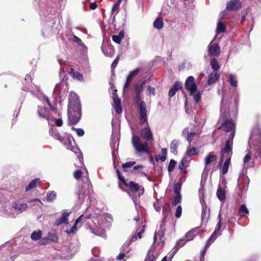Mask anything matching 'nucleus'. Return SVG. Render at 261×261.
Wrapping results in <instances>:
<instances>
[{
  "instance_id": "2",
  "label": "nucleus",
  "mask_w": 261,
  "mask_h": 261,
  "mask_svg": "<svg viewBox=\"0 0 261 261\" xmlns=\"http://www.w3.org/2000/svg\"><path fill=\"white\" fill-rule=\"evenodd\" d=\"M132 144L136 151L138 152L149 153V146L147 142L142 143L139 137L133 136L132 140Z\"/></svg>"
},
{
  "instance_id": "27",
  "label": "nucleus",
  "mask_w": 261,
  "mask_h": 261,
  "mask_svg": "<svg viewBox=\"0 0 261 261\" xmlns=\"http://www.w3.org/2000/svg\"><path fill=\"white\" fill-rule=\"evenodd\" d=\"M216 195L219 200L221 201H224L226 199L225 191L221 187L218 188Z\"/></svg>"
},
{
  "instance_id": "4",
  "label": "nucleus",
  "mask_w": 261,
  "mask_h": 261,
  "mask_svg": "<svg viewBox=\"0 0 261 261\" xmlns=\"http://www.w3.org/2000/svg\"><path fill=\"white\" fill-rule=\"evenodd\" d=\"M14 213V218L17 215L26 211L28 208V205L26 203L21 201H14L12 202Z\"/></svg>"
},
{
  "instance_id": "19",
  "label": "nucleus",
  "mask_w": 261,
  "mask_h": 261,
  "mask_svg": "<svg viewBox=\"0 0 261 261\" xmlns=\"http://www.w3.org/2000/svg\"><path fill=\"white\" fill-rule=\"evenodd\" d=\"M38 114L40 118L46 120L49 123V111L45 107L39 106Z\"/></svg>"
},
{
  "instance_id": "16",
  "label": "nucleus",
  "mask_w": 261,
  "mask_h": 261,
  "mask_svg": "<svg viewBox=\"0 0 261 261\" xmlns=\"http://www.w3.org/2000/svg\"><path fill=\"white\" fill-rule=\"evenodd\" d=\"M13 204L6 203L2 207V211L8 217L14 218V213L13 211Z\"/></svg>"
},
{
  "instance_id": "60",
  "label": "nucleus",
  "mask_w": 261,
  "mask_h": 261,
  "mask_svg": "<svg viewBox=\"0 0 261 261\" xmlns=\"http://www.w3.org/2000/svg\"><path fill=\"white\" fill-rule=\"evenodd\" d=\"M192 95L193 96L194 100L196 103L199 102L201 100V94L199 91H198L196 94L194 93Z\"/></svg>"
},
{
  "instance_id": "23",
  "label": "nucleus",
  "mask_w": 261,
  "mask_h": 261,
  "mask_svg": "<svg viewBox=\"0 0 261 261\" xmlns=\"http://www.w3.org/2000/svg\"><path fill=\"white\" fill-rule=\"evenodd\" d=\"M130 242L128 243H125L122 246V251L124 252L123 253H119L117 256L116 257V259L118 260H120L123 259L126 256V253H128L129 251L128 247L129 245Z\"/></svg>"
},
{
  "instance_id": "47",
  "label": "nucleus",
  "mask_w": 261,
  "mask_h": 261,
  "mask_svg": "<svg viewBox=\"0 0 261 261\" xmlns=\"http://www.w3.org/2000/svg\"><path fill=\"white\" fill-rule=\"evenodd\" d=\"M77 158L80 165H77L76 164H75V166L82 168L84 166L83 155L82 152H79V154L77 155Z\"/></svg>"
},
{
  "instance_id": "62",
  "label": "nucleus",
  "mask_w": 261,
  "mask_h": 261,
  "mask_svg": "<svg viewBox=\"0 0 261 261\" xmlns=\"http://www.w3.org/2000/svg\"><path fill=\"white\" fill-rule=\"evenodd\" d=\"M251 152L250 151H248L244 158L243 162L245 164L249 163V161L251 159Z\"/></svg>"
},
{
  "instance_id": "15",
  "label": "nucleus",
  "mask_w": 261,
  "mask_h": 261,
  "mask_svg": "<svg viewBox=\"0 0 261 261\" xmlns=\"http://www.w3.org/2000/svg\"><path fill=\"white\" fill-rule=\"evenodd\" d=\"M141 136L147 141L153 140V135L149 127H146L141 129Z\"/></svg>"
},
{
  "instance_id": "59",
  "label": "nucleus",
  "mask_w": 261,
  "mask_h": 261,
  "mask_svg": "<svg viewBox=\"0 0 261 261\" xmlns=\"http://www.w3.org/2000/svg\"><path fill=\"white\" fill-rule=\"evenodd\" d=\"M119 60H120L119 56H118L115 59L114 61L113 62L112 64H111V66L112 71L114 70L115 67L117 66Z\"/></svg>"
},
{
  "instance_id": "43",
  "label": "nucleus",
  "mask_w": 261,
  "mask_h": 261,
  "mask_svg": "<svg viewBox=\"0 0 261 261\" xmlns=\"http://www.w3.org/2000/svg\"><path fill=\"white\" fill-rule=\"evenodd\" d=\"M145 229V225L142 226V229L137 233L136 235L133 236L131 239V242L136 241L137 240V238L139 239L142 238V234L144 232Z\"/></svg>"
},
{
  "instance_id": "45",
  "label": "nucleus",
  "mask_w": 261,
  "mask_h": 261,
  "mask_svg": "<svg viewBox=\"0 0 261 261\" xmlns=\"http://www.w3.org/2000/svg\"><path fill=\"white\" fill-rule=\"evenodd\" d=\"M198 153V149L195 147H192L191 148H189L187 151V155L189 156H191L192 155L197 154Z\"/></svg>"
},
{
  "instance_id": "64",
  "label": "nucleus",
  "mask_w": 261,
  "mask_h": 261,
  "mask_svg": "<svg viewBox=\"0 0 261 261\" xmlns=\"http://www.w3.org/2000/svg\"><path fill=\"white\" fill-rule=\"evenodd\" d=\"M256 153L257 155H255V158L256 159L259 158V162L261 163V147L256 148Z\"/></svg>"
},
{
  "instance_id": "41",
  "label": "nucleus",
  "mask_w": 261,
  "mask_h": 261,
  "mask_svg": "<svg viewBox=\"0 0 261 261\" xmlns=\"http://www.w3.org/2000/svg\"><path fill=\"white\" fill-rule=\"evenodd\" d=\"M140 68H136L134 69V70L130 71L129 74H128L127 76V81H132V80L133 79L134 76H135L140 71Z\"/></svg>"
},
{
  "instance_id": "32",
  "label": "nucleus",
  "mask_w": 261,
  "mask_h": 261,
  "mask_svg": "<svg viewBox=\"0 0 261 261\" xmlns=\"http://www.w3.org/2000/svg\"><path fill=\"white\" fill-rule=\"evenodd\" d=\"M163 20L162 17H157L153 22V27L158 30L162 29L163 27Z\"/></svg>"
},
{
  "instance_id": "29",
  "label": "nucleus",
  "mask_w": 261,
  "mask_h": 261,
  "mask_svg": "<svg viewBox=\"0 0 261 261\" xmlns=\"http://www.w3.org/2000/svg\"><path fill=\"white\" fill-rule=\"evenodd\" d=\"M90 231L92 233H94L96 236H99L100 237H103L105 236L106 232L103 229L101 228H92L90 227Z\"/></svg>"
},
{
  "instance_id": "10",
  "label": "nucleus",
  "mask_w": 261,
  "mask_h": 261,
  "mask_svg": "<svg viewBox=\"0 0 261 261\" xmlns=\"http://www.w3.org/2000/svg\"><path fill=\"white\" fill-rule=\"evenodd\" d=\"M145 81H143L141 84H136L134 86V91L135 92V99L137 105H140L142 101H141V93L143 91V85Z\"/></svg>"
},
{
  "instance_id": "13",
  "label": "nucleus",
  "mask_w": 261,
  "mask_h": 261,
  "mask_svg": "<svg viewBox=\"0 0 261 261\" xmlns=\"http://www.w3.org/2000/svg\"><path fill=\"white\" fill-rule=\"evenodd\" d=\"M113 107L118 114H120L122 112V109L121 103V99L119 98L118 95L114 92L113 93Z\"/></svg>"
},
{
  "instance_id": "57",
  "label": "nucleus",
  "mask_w": 261,
  "mask_h": 261,
  "mask_svg": "<svg viewBox=\"0 0 261 261\" xmlns=\"http://www.w3.org/2000/svg\"><path fill=\"white\" fill-rule=\"evenodd\" d=\"M116 172L117 173L118 179L120 181H121L123 184H126V180L124 177L121 175L120 171L118 169H116Z\"/></svg>"
},
{
  "instance_id": "44",
  "label": "nucleus",
  "mask_w": 261,
  "mask_h": 261,
  "mask_svg": "<svg viewBox=\"0 0 261 261\" xmlns=\"http://www.w3.org/2000/svg\"><path fill=\"white\" fill-rule=\"evenodd\" d=\"M226 27L224 23L219 22L217 24V32L218 33H223L225 32Z\"/></svg>"
},
{
  "instance_id": "8",
  "label": "nucleus",
  "mask_w": 261,
  "mask_h": 261,
  "mask_svg": "<svg viewBox=\"0 0 261 261\" xmlns=\"http://www.w3.org/2000/svg\"><path fill=\"white\" fill-rule=\"evenodd\" d=\"M92 217V214H89L87 215H81L77 219H76L75 221L74 224L69 230H66V232L68 234H70L71 233H74L76 232L77 230V225L79 223L81 222H83V221L87 219H90Z\"/></svg>"
},
{
  "instance_id": "6",
  "label": "nucleus",
  "mask_w": 261,
  "mask_h": 261,
  "mask_svg": "<svg viewBox=\"0 0 261 261\" xmlns=\"http://www.w3.org/2000/svg\"><path fill=\"white\" fill-rule=\"evenodd\" d=\"M138 106L140 114L139 124L143 125L147 121L146 105L144 101H142L140 105Z\"/></svg>"
},
{
  "instance_id": "25",
  "label": "nucleus",
  "mask_w": 261,
  "mask_h": 261,
  "mask_svg": "<svg viewBox=\"0 0 261 261\" xmlns=\"http://www.w3.org/2000/svg\"><path fill=\"white\" fill-rule=\"evenodd\" d=\"M122 0H117V1L113 5L111 10V15L115 18L120 10V5Z\"/></svg>"
},
{
  "instance_id": "49",
  "label": "nucleus",
  "mask_w": 261,
  "mask_h": 261,
  "mask_svg": "<svg viewBox=\"0 0 261 261\" xmlns=\"http://www.w3.org/2000/svg\"><path fill=\"white\" fill-rule=\"evenodd\" d=\"M187 162V159L186 158H184L181 161L179 162L178 165V168L180 170L183 171L184 173H186L187 171L185 169V163Z\"/></svg>"
},
{
  "instance_id": "53",
  "label": "nucleus",
  "mask_w": 261,
  "mask_h": 261,
  "mask_svg": "<svg viewBox=\"0 0 261 261\" xmlns=\"http://www.w3.org/2000/svg\"><path fill=\"white\" fill-rule=\"evenodd\" d=\"M136 163V162H135V161L126 162V163H124V164H123L122 165V167L123 168L124 170H125V169H126L127 168H129L132 167L134 165H135Z\"/></svg>"
},
{
  "instance_id": "51",
  "label": "nucleus",
  "mask_w": 261,
  "mask_h": 261,
  "mask_svg": "<svg viewBox=\"0 0 261 261\" xmlns=\"http://www.w3.org/2000/svg\"><path fill=\"white\" fill-rule=\"evenodd\" d=\"M38 98L42 102H46L47 105L49 106V99L48 98L45 96L44 94L42 93L39 94L37 95Z\"/></svg>"
},
{
  "instance_id": "52",
  "label": "nucleus",
  "mask_w": 261,
  "mask_h": 261,
  "mask_svg": "<svg viewBox=\"0 0 261 261\" xmlns=\"http://www.w3.org/2000/svg\"><path fill=\"white\" fill-rule=\"evenodd\" d=\"M71 127V129L72 130L75 131L78 136L82 137L84 135L85 132L83 129L80 128H75V127L73 126V125Z\"/></svg>"
},
{
  "instance_id": "3",
  "label": "nucleus",
  "mask_w": 261,
  "mask_h": 261,
  "mask_svg": "<svg viewBox=\"0 0 261 261\" xmlns=\"http://www.w3.org/2000/svg\"><path fill=\"white\" fill-rule=\"evenodd\" d=\"M124 185L128 188L130 192L138 193L139 196L142 195L144 192V187L134 181H130L129 182L126 181V184Z\"/></svg>"
},
{
  "instance_id": "54",
  "label": "nucleus",
  "mask_w": 261,
  "mask_h": 261,
  "mask_svg": "<svg viewBox=\"0 0 261 261\" xmlns=\"http://www.w3.org/2000/svg\"><path fill=\"white\" fill-rule=\"evenodd\" d=\"M176 162L174 160H170L169 164L168 167V170L169 172H171L173 170L176 165Z\"/></svg>"
},
{
  "instance_id": "26",
  "label": "nucleus",
  "mask_w": 261,
  "mask_h": 261,
  "mask_svg": "<svg viewBox=\"0 0 261 261\" xmlns=\"http://www.w3.org/2000/svg\"><path fill=\"white\" fill-rule=\"evenodd\" d=\"M183 135L187 134L186 139L188 141L189 144H191L192 142V138L196 135L195 132H189L188 128H185L182 132Z\"/></svg>"
},
{
  "instance_id": "1",
  "label": "nucleus",
  "mask_w": 261,
  "mask_h": 261,
  "mask_svg": "<svg viewBox=\"0 0 261 261\" xmlns=\"http://www.w3.org/2000/svg\"><path fill=\"white\" fill-rule=\"evenodd\" d=\"M67 113L69 125L76 124L82 118L81 102L79 96L74 92L71 91L69 94Z\"/></svg>"
},
{
  "instance_id": "7",
  "label": "nucleus",
  "mask_w": 261,
  "mask_h": 261,
  "mask_svg": "<svg viewBox=\"0 0 261 261\" xmlns=\"http://www.w3.org/2000/svg\"><path fill=\"white\" fill-rule=\"evenodd\" d=\"M222 128L226 132H230L235 129V124L232 119H226L223 118V122L219 128Z\"/></svg>"
},
{
  "instance_id": "18",
  "label": "nucleus",
  "mask_w": 261,
  "mask_h": 261,
  "mask_svg": "<svg viewBox=\"0 0 261 261\" xmlns=\"http://www.w3.org/2000/svg\"><path fill=\"white\" fill-rule=\"evenodd\" d=\"M201 220L202 221H207L210 217V210L207 207L204 201L202 203Z\"/></svg>"
},
{
  "instance_id": "37",
  "label": "nucleus",
  "mask_w": 261,
  "mask_h": 261,
  "mask_svg": "<svg viewBox=\"0 0 261 261\" xmlns=\"http://www.w3.org/2000/svg\"><path fill=\"white\" fill-rule=\"evenodd\" d=\"M210 64L212 68L215 71V72L218 71L220 67L217 60L216 58L212 59L211 61Z\"/></svg>"
},
{
  "instance_id": "14",
  "label": "nucleus",
  "mask_w": 261,
  "mask_h": 261,
  "mask_svg": "<svg viewBox=\"0 0 261 261\" xmlns=\"http://www.w3.org/2000/svg\"><path fill=\"white\" fill-rule=\"evenodd\" d=\"M242 7L239 0H230L226 5V9L229 11H236Z\"/></svg>"
},
{
  "instance_id": "24",
  "label": "nucleus",
  "mask_w": 261,
  "mask_h": 261,
  "mask_svg": "<svg viewBox=\"0 0 261 261\" xmlns=\"http://www.w3.org/2000/svg\"><path fill=\"white\" fill-rule=\"evenodd\" d=\"M68 73L71 75L74 79H76L80 81H84L83 75L77 71H75L73 68H69L68 70Z\"/></svg>"
},
{
  "instance_id": "22",
  "label": "nucleus",
  "mask_w": 261,
  "mask_h": 261,
  "mask_svg": "<svg viewBox=\"0 0 261 261\" xmlns=\"http://www.w3.org/2000/svg\"><path fill=\"white\" fill-rule=\"evenodd\" d=\"M158 236L159 237L160 243L162 244V247H163L165 244V241L164 238L165 232L164 231H160L158 233L155 232L153 235V243L155 244L157 241Z\"/></svg>"
},
{
  "instance_id": "20",
  "label": "nucleus",
  "mask_w": 261,
  "mask_h": 261,
  "mask_svg": "<svg viewBox=\"0 0 261 261\" xmlns=\"http://www.w3.org/2000/svg\"><path fill=\"white\" fill-rule=\"evenodd\" d=\"M182 86L181 83L176 81L174 83L173 85L171 87L168 92V95L170 97H173L176 93L177 90L182 89Z\"/></svg>"
},
{
  "instance_id": "42",
  "label": "nucleus",
  "mask_w": 261,
  "mask_h": 261,
  "mask_svg": "<svg viewBox=\"0 0 261 261\" xmlns=\"http://www.w3.org/2000/svg\"><path fill=\"white\" fill-rule=\"evenodd\" d=\"M181 200V194H176V195L173 197L172 199V204L173 205H176L178 203H180Z\"/></svg>"
},
{
  "instance_id": "46",
  "label": "nucleus",
  "mask_w": 261,
  "mask_h": 261,
  "mask_svg": "<svg viewBox=\"0 0 261 261\" xmlns=\"http://www.w3.org/2000/svg\"><path fill=\"white\" fill-rule=\"evenodd\" d=\"M58 240V237L56 231L55 230L50 231V241L56 242Z\"/></svg>"
},
{
  "instance_id": "58",
  "label": "nucleus",
  "mask_w": 261,
  "mask_h": 261,
  "mask_svg": "<svg viewBox=\"0 0 261 261\" xmlns=\"http://www.w3.org/2000/svg\"><path fill=\"white\" fill-rule=\"evenodd\" d=\"M116 172L117 173L118 179L120 181H121L123 184H126V180L124 177L121 175L120 171L118 169H116Z\"/></svg>"
},
{
  "instance_id": "55",
  "label": "nucleus",
  "mask_w": 261,
  "mask_h": 261,
  "mask_svg": "<svg viewBox=\"0 0 261 261\" xmlns=\"http://www.w3.org/2000/svg\"><path fill=\"white\" fill-rule=\"evenodd\" d=\"M83 175V172L81 170H76L73 172V176L76 179H80Z\"/></svg>"
},
{
  "instance_id": "36",
  "label": "nucleus",
  "mask_w": 261,
  "mask_h": 261,
  "mask_svg": "<svg viewBox=\"0 0 261 261\" xmlns=\"http://www.w3.org/2000/svg\"><path fill=\"white\" fill-rule=\"evenodd\" d=\"M39 181V178H36V179L32 180L29 183V184L27 186L25 187V190L29 191L33 188H34L35 187H36L37 186V184L38 183Z\"/></svg>"
},
{
  "instance_id": "17",
  "label": "nucleus",
  "mask_w": 261,
  "mask_h": 261,
  "mask_svg": "<svg viewBox=\"0 0 261 261\" xmlns=\"http://www.w3.org/2000/svg\"><path fill=\"white\" fill-rule=\"evenodd\" d=\"M220 48L217 43H213L208 46V56L215 57L219 55Z\"/></svg>"
},
{
  "instance_id": "61",
  "label": "nucleus",
  "mask_w": 261,
  "mask_h": 261,
  "mask_svg": "<svg viewBox=\"0 0 261 261\" xmlns=\"http://www.w3.org/2000/svg\"><path fill=\"white\" fill-rule=\"evenodd\" d=\"M182 213V207L181 205H178L176 208L175 216L177 218L180 217Z\"/></svg>"
},
{
  "instance_id": "40",
  "label": "nucleus",
  "mask_w": 261,
  "mask_h": 261,
  "mask_svg": "<svg viewBox=\"0 0 261 261\" xmlns=\"http://www.w3.org/2000/svg\"><path fill=\"white\" fill-rule=\"evenodd\" d=\"M62 143L66 145L67 149L73 151L74 147L72 146L71 140L69 138L66 139L64 138V142Z\"/></svg>"
},
{
  "instance_id": "31",
  "label": "nucleus",
  "mask_w": 261,
  "mask_h": 261,
  "mask_svg": "<svg viewBox=\"0 0 261 261\" xmlns=\"http://www.w3.org/2000/svg\"><path fill=\"white\" fill-rule=\"evenodd\" d=\"M225 157L227 158V159L224 162L223 167H222V173L223 174H225L228 172L229 165V164L230 162V160H231V156H230V155H229L228 156H225Z\"/></svg>"
},
{
  "instance_id": "5",
  "label": "nucleus",
  "mask_w": 261,
  "mask_h": 261,
  "mask_svg": "<svg viewBox=\"0 0 261 261\" xmlns=\"http://www.w3.org/2000/svg\"><path fill=\"white\" fill-rule=\"evenodd\" d=\"M185 86L190 95H193L197 91V86L193 76H190L186 79Z\"/></svg>"
},
{
  "instance_id": "38",
  "label": "nucleus",
  "mask_w": 261,
  "mask_h": 261,
  "mask_svg": "<svg viewBox=\"0 0 261 261\" xmlns=\"http://www.w3.org/2000/svg\"><path fill=\"white\" fill-rule=\"evenodd\" d=\"M42 231L41 230L34 231L31 235V238L32 240L37 241L39 240L42 236Z\"/></svg>"
},
{
  "instance_id": "50",
  "label": "nucleus",
  "mask_w": 261,
  "mask_h": 261,
  "mask_svg": "<svg viewBox=\"0 0 261 261\" xmlns=\"http://www.w3.org/2000/svg\"><path fill=\"white\" fill-rule=\"evenodd\" d=\"M229 82H230V85L232 87H233L234 88H236L237 87V85H238L237 81L236 80L234 76L232 74H230L229 75Z\"/></svg>"
},
{
  "instance_id": "56",
  "label": "nucleus",
  "mask_w": 261,
  "mask_h": 261,
  "mask_svg": "<svg viewBox=\"0 0 261 261\" xmlns=\"http://www.w3.org/2000/svg\"><path fill=\"white\" fill-rule=\"evenodd\" d=\"M50 120L54 121L55 122V124L58 126H61L63 125V120L61 118H50Z\"/></svg>"
},
{
  "instance_id": "35",
  "label": "nucleus",
  "mask_w": 261,
  "mask_h": 261,
  "mask_svg": "<svg viewBox=\"0 0 261 261\" xmlns=\"http://www.w3.org/2000/svg\"><path fill=\"white\" fill-rule=\"evenodd\" d=\"M124 37V33L122 31H120L118 35L112 36V40L116 43L119 44L121 42L122 39Z\"/></svg>"
},
{
  "instance_id": "30",
  "label": "nucleus",
  "mask_w": 261,
  "mask_h": 261,
  "mask_svg": "<svg viewBox=\"0 0 261 261\" xmlns=\"http://www.w3.org/2000/svg\"><path fill=\"white\" fill-rule=\"evenodd\" d=\"M162 155H156L155 156V160L159 162L160 160L162 162H165L166 160V155L167 153V150L166 148H162L161 150Z\"/></svg>"
},
{
  "instance_id": "63",
  "label": "nucleus",
  "mask_w": 261,
  "mask_h": 261,
  "mask_svg": "<svg viewBox=\"0 0 261 261\" xmlns=\"http://www.w3.org/2000/svg\"><path fill=\"white\" fill-rule=\"evenodd\" d=\"M145 261H155V258L152 254L148 253Z\"/></svg>"
},
{
  "instance_id": "48",
  "label": "nucleus",
  "mask_w": 261,
  "mask_h": 261,
  "mask_svg": "<svg viewBox=\"0 0 261 261\" xmlns=\"http://www.w3.org/2000/svg\"><path fill=\"white\" fill-rule=\"evenodd\" d=\"M181 189V182H177L174 184L173 187V191L176 194H180V190Z\"/></svg>"
},
{
  "instance_id": "11",
  "label": "nucleus",
  "mask_w": 261,
  "mask_h": 261,
  "mask_svg": "<svg viewBox=\"0 0 261 261\" xmlns=\"http://www.w3.org/2000/svg\"><path fill=\"white\" fill-rule=\"evenodd\" d=\"M257 134H252L250 138L252 144L256 148L261 147V131L258 126L257 127Z\"/></svg>"
},
{
  "instance_id": "34",
  "label": "nucleus",
  "mask_w": 261,
  "mask_h": 261,
  "mask_svg": "<svg viewBox=\"0 0 261 261\" xmlns=\"http://www.w3.org/2000/svg\"><path fill=\"white\" fill-rule=\"evenodd\" d=\"M248 214L249 211L248 210L246 206L244 204H242L239 209V216L241 217H243Z\"/></svg>"
},
{
  "instance_id": "33",
  "label": "nucleus",
  "mask_w": 261,
  "mask_h": 261,
  "mask_svg": "<svg viewBox=\"0 0 261 261\" xmlns=\"http://www.w3.org/2000/svg\"><path fill=\"white\" fill-rule=\"evenodd\" d=\"M179 145L178 141L173 140L170 143L171 152L176 154L177 153V148Z\"/></svg>"
},
{
  "instance_id": "12",
  "label": "nucleus",
  "mask_w": 261,
  "mask_h": 261,
  "mask_svg": "<svg viewBox=\"0 0 261 261\" xmlns=\"http://www.w3.org/2000/svg\"><path fill=\"white\" fill-rule=\"evenodd\" d=\"M232 145L233 143L231 141H226L224 147L221 150V155L222 157L228 156L229 155L231 156Z\"/></svg>"
},
{
  "instance_id": "39",
  "label": "nucleus",
  "mask_w": 261,
  "mask_h": 261,
  "mask_svg": "<svg viewBox=\"0 0 261 261\" xmlns=\"http://www.w3.org/2000/svg\"><path fill=\"white\" fill-rule=\"evenodd\" d=\"M217 156L216 155H207L204 160V162L205 165H208L212 162L216 161L217 160Z\"/></svg>"
},
{
  "instance_id": "28",
  "label": "nucleus",
  "mask_w": 261,
  "mask_h": 261,
  "mask_svg": "<svg viewBox=\"0 0 261 261\" xmlns=\"http://www.w3.org/2000/svg\"><path fill=\"white\" fill-rule=\"evenodd\" d=\"M198 230V227H196L187 232L186 234V238L187 241L192 240L196 236L195 232Z\"/></svg>"
},
{
  "instance_id": "21",
  "label": "nucleus",
  "mask_w": 261,
  "mask_h": 261,
  "mask_svg": "<svg viewBox=\"0 0 261 261\" xmlns=\"http://www.w3.org/2000/svg\"><path fill=\"white\" fill-rule=\"evenodd\" d=\"M220 76V74L219 71H216L214 72L211 73L208 76L207 84L209 85L214 84L217 80H219Z\"/></svg>"
},
{
  "instance_id": "9",
  "label": "nucleus",
  "mask_w": 261,
  "mask_h": 261,
  "mask_svg": "<svg viewBox=\"0 0 261 261\" xmlns=\"http://www.w3.org/2000/svg\"><path fill=\"white\" fill-rule=\"evenodd\" d=\"M71 213V211L69 212L66 210L64 211L61 216L55 221V225L59 226L62 224H68L69 223L68 217Z\"/></svg>"
}]
</instances>
